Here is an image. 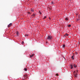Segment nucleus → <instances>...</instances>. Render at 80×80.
Instances as JSON below:
<instances>
[{
  "instance_id": "nucleus-1",
  "label": "nucleus",
  "mask_w": 80,
  "mask_h": 80,
  "mask_svg": "<svg viewBox=\"0 0 80 80\" xmlns=\"http://www.w3.org/2000/svg\"><path fill=\"white\" fill-rule=\"evenodd\" d=\"M47 39L48 40H51V39H52V36H48L47 38Z\"/></svg>"
},
{
  "instance_id": "nucleus-2",
  "label": "nucleus",
  "mask_w": 80,
  "mask_h": 80,
  "mask_svg": "<svg viewBox=\"0 0 80 80\" xmlns=\"http://www.w3.org/2000/svg\"><path fill=\"white\" fill-rule=\"evenodd\" d=\"M16 33L17 35V36H19V35H20V34H19V32H18V31H17L16 32Z\"/></svg>"
},
{
  "instance_id": "nucleus-3",
  "label": "nucleus",
  "mask_w": 80,
  "mask_h": 80,
  "mask_svg": "<svg viewBox=\"0 0 80 80\" xmlns=\"http://www.w3.org/2000/svg\"><path fill=\"white\" fill-rule=\"evenodd\" d=\"M74 58H75V56H74V55H72V56L71 57L72 60H74Z\"/></svg>"
},
{
  "instance_id": "nucleus-4",
  "label": "nucleus",
  "mask_w": 80,
  "mask_h": 80,
  "mask_svg": "<svg viewBox=\"0 0 80 80\" xmlns=\"http://www.w3.org/2000/svg\"><path fill=\"white\" fill-rule=\"evenodd\" d=\"M73 66L75 68H77V64H76L74 63L73 65Z\"/></svg>"
},
{
  "instance_id": "nucleus-5",
  "label": "nucleus",
  "mask_w": 80,
  "mask_h": 80,
  "mask_svg": "<svg viewBox=\"0 0 80 80\" xmlns=\"http://www.w3.org/2000/svg\"><path fill=\"white\" fill-rule=\"evenodd\" d=\"M70 68L71 69H73V65L72 64H71L70 65Z\"/></svg>"
},
{
  "instance_id": "nucleus-6",
  "label": "nucleus",
  "mask_w": 80,
  "mask_h": 80,
  "mask_svg": "<svg viewBox=\"0 0 80 80\" xmlns=\"http://www.w3.org/2000/svg\"><path fill=\"white\" fill-rule=\"evenodd\" d=\"M12 23H10L8 25V27H10L11 26H12Z\"/></svg>"
},
{
  "instance_id": "nucleus-7",
  "label": "nucleus",
  "mask_w": 80,
  "mask_h": 80,
  "mask_svg": "<svg viewBox=\"0 0 80 80\" xmlns=\"http://www.w3.org/2000/svg\"><path fill=\"white\" fill-rule=\"evenodd\" d=\"M64 37H68V34L66 33L65 35H64Z\"/></svg>"
},
{
  "instance_id": "nucleus-8",
  "label": "nucleus",
  "mask_w": 80,
  "mask_h": 80,
  "mask_svg": "<svg viewBox=\"0 0 80 80\" xmlns=\"http://www.w3.org/2000/svg\"><path fill=\"white\" fill-rule=\"evenodd\" d=\"M35 14H33L31 16V17H35Z\"/></svg>"
},
{
  "instance_id": "nucleus-9",
  "label": "nucleus",
  "mask_w": 80,
  "mask_h": 80,
  "mask_svg": "<svg viewBox=\"0 0 80 80\" xmlns=\"http://www.w3.org/2000/svg\"><path fill=\"white\" fill-rule=\"evenodd\" d=\"M33 56H34V54H32V55H30V57L31 58H32V57Z\"/></svg>"
},
{
  "instance_id": "nucleus-10",
  "label": "nucleus",
  "mask_w": 80,
  "mask_h": 80,
  "mask_svg": "<svg viewBox=\"0 0 80 80\" xmlns=\"http://www.w3.org/2000/svg\"><path fill=\"white\" fill-rule=\"evenodd\" d=\"M61 47H62L64 48V47H65V45H62L61 46Z\"/></svg>"
},
{
  "instance_id": "nucleus-11",
  "label": "nucleus",
  "mask_w": 80,
  "mask_h": 80,
  "mask_svg": "<svg viewBox=\"0 0 80 80\" xmlns=\"http://www.w3.org/2000/svg\"><path fill=\"white\" fill-rule=\"evenodd\" d=\"M65 20H66V21H68V19L67 18H66L65 19Z\"/></svg>"
},
{
  "instance_id": "nucleus-12",
  "label": "nucleus",
  "mask_w": 80,
  "mask_h": 80,
  "mask_svg": "<svg viewBox=\"0 0 80 80\" xmlns=\"http://www.w3.org/2000/svg\"><path fill=\"white\" fill-rule=\"evenodd\" d=\"M46 18H47V16L44 17L43 19L44 20V19H45Z\"/></svg>"
},
{
  "instance_id": "nucleus-13",
  "label": "nucleus",
  "mask_w": 80,
  "mask_h": 80,
  "mask_svg": "<svg viewBox=\"0 0 80 80\" xmlns=\"http://www.w3.org/2000/svg\"><path fill=\"white\" fill-rule=\"evenodd\" d=\"M25 36L26 37H28V34H26L25 35Z\"/></svg>"
},
{
  "instance_id": "nucleus-14",
  "label": "nucleus",
  "mask_w": 80,
  "mask_h": 80,
  "mask_svg": "<svg viewBox=\"0 0 80 80\" xmlns=\"http://www.w3.org/2000/svg\"><path fill=\"white\" fill-rule=\"evenodd\" d=\"M24 70H25V71H27V69L26 68H25Z\"/></svg>"
},
{
  "instance_id": "nucleus-15",
  "label": "nucleus",
  "mask_w": 80,
  "mask_h": 80,
  "mask_svg": "<svg viewBox=\"0 0 80 80\" xmlns=\"http://www.w3.org/2000/svg\"><path fill=\"white\" fill-rule=\"evenodd\" d=\"M24 77H27V76L26 74L24 75Z\"/></svg>"
},
{
  "instance_id": "nucleus-16",
  "label": "nucleus",
  "mask_w": 80,
  "mask_h": 80,
  "mask_svg": "<svg viewBox=\"0 0 80 80\" xmlns=\"http://www.w3.org/2000/svg\"><path fill=\"white\" fill-rule=\"evenodd\" d=\"M51 3L52 4H54V3L53 2V1H52L51 2Z\"/></svg>"
},
{
  "instance_id": "nucleus-17",
  "label": "nucleus",
  "mask_w": 80,
  "mask_h": 80,
  "mask_svg": "<svg viewBox=\"0 0 80 80\" xmlns=\"http://www.w3.org/2000/svg\"><path fill=\"white\" fill-rule=\"evenodd\" d=\"M68 27H71V25H68Z\"/></svg>"
},
{
  "instance_id": "nucleus-18",
  "label": "nucleus",
  "mask_w": 80,
  "mask_h": 80,
  "mask_svg": "<svg viewBox=\"0 0 80 80\" xmlns=\"http://www.w3.org/2000/svg\"><path fill=\"white\" fill-rule=\"evenodd\" d=\"M31 11L32 12H34V11L33 9H32Z\"/></svg>"
},
{
  "instance_id": "nucleus-19",
  "label": "nucleus",
  "mask_w": 80,
  "mask_h": 80,
  "mask_svg": "<svg viewBox=\"0 0 80 80\" xmlns=\"http://www.w3.org/2000/svg\"><path fill=\"white\" fill-rule=\"evenodd\" d=\"M39 13H40V15H42V13H41V12L40 11H39Z\"/></svg>"
},
{
  "instance_id": "nucleus-20",
  "label": "nucleus",
  "mask_w": 80,
  "mask_h": 80,
  "mask_svg": "<svg viewBox=\"0 0 80 80\" xmlns=\"http://www.w3.org/2000/svg\"><path fill=\"white\" fill-rule=\"evenodd\" d=\"M22 44H23L24 43V42L23 41H22Z\"/></svg>"
},
{
  "instance_id": "nucleus-21",
  "label": "nucleus",
  "mask_w": 80,
  "mask_h": 80,
  "mask_svg": "<svg viewBox=\"0 0 80 80\" xmlns=\"http://www.w3.org/2000/svg\"><path fill=\"white\" fill-rule=\"evenodd\" d=\"M75 54H76V55H77V54H78V53L77 52H76Z\"/></svg>"
},
{
  "instance_id": "nucleus-22",
  "label": "nucleus",
  "mask_w": 80,
  "mask_h": 80,
  "mask_svg": "<svg viewBox=\"0 0 80 80\" xmlns=\"http://www.w3.org/2000/svg\"><path fill=\"white\" fill-rule=\"evenodd\" d=\"M28 14H30V12H28Z\"/></svg>"
},
{
  "instance_id": "nucleus-23",
  "label": "nucleus",
  "mask_w": 80,
  "mask_h": 80,
  "mask_svg": "<svg viewBox=\"0 0 80 80\" xmlns=\"http://www.w3.org/2000/svg\"><path fill=\"white\" fill-rule=\"evenodd\" d=\"M56 75L57 76H58V74H56Z\"/></svg>"
},
{
  "instance_id": "nucleus-24",
  "label": "nucleus",
  "mask_w": 80,
  "mask_h": 80,
  "mask_svg": "<svg viewBox=\"0 0 80 80\" xmlns=\"http://www.w3.org/2000/svg\"><path fill=\"white\" fill-rule=\"evenodd\" d=\"M74 77H77V75H76V74L75 75H74Z\"/></svg>"
},
{
  "instance_id": "nucleus-25",
  "label": "nucleus",
  "mask_w": 80,
  "mask_h": 80,
  "mask_svg": "<svg viewBox=\"0 0 80 80\" xmlns=\"http://www.w3.org/2000/svg\"><path fill=\"white\" fill-rule=\"evenodd\" d=\"M74 53H72V55H74Z\"/></svg>"
},
{
  "instance_id": "nucleus-26",
  "label": "nucleus",
  "mask_w": 80,
  "mask_h": 80,
  "mask_svg": "<svg viewBox=\"0 0 80 80\" xmlns=\"http://www.w3.org/2000/svg\"><path fill=\"white\" fill-rule=\"evenodd\" d=\"M75 75L77 76V73H76Z\"/></svg>"
},
{
  "instance_id": "nucleus-27",
  "label": "nucleus",
  "mask_w": 80,
  "mask_h": 80,
  "mask_svg": "<svg viewBox=\"0 0 80 80\" xmlns=\"http://www.w3.org/2000/svg\"><path fill=\"white\" fill-rule=\"evenodd\" d=\"M69 38H71V36H69Z\"/></svg>"
},
{
  "instance_id": "nucleus-28",
  "label": "nucleus",
  "mask_w": 80,
  "mask_h": 80,
  "mask_svg": "<svg viewBox=\"0 0 80 80\" xmlns=\"http://www.w3.org/2000/svg\"><path fill=\"white\" fill-rule=\"evenodd\" d=\"M64 58V59H65V57H63Z\"/></svg>"
},
{
  "instance_id": "nucleus-29",
  "label": "nucleus",
  "mask_w": 80,
  "mask_h": 80,
  "mask_svg": "<svg viewBox=\"0 0 80 80\" xmlns=\"http://www.w3.org/2000/svg\"><path fill=\"white\" fill-rule=\"evenodd\" d=\"M77 72H78V70H77Z\"/></svg>"
},
{
  "instance_id": "nucleus-30",
  "label": "nucleus",
  "mask_w": 80,
  "mask_h": 80,
  "mask_svg": "<svg viewBox=\"0 0 80 80\" xmlns=\"http://www.w3.org/2000/svg\"><path fill=\"white\" fill-rule=\"evenodd\" d=\"M73 72H74V73H75V71H74Z\"/></svg>"
},
{
  "instance_id": "nucleus-31",
  "label": "nucleus",
  "mask_w": 80,
  "mask_h": 80,
  "mask_svg": "<svg viewBox=\"0 0 80 80\" xmlns=\"http://www.w3.org/2000/svg\"><path fill=\"white\" fill-rule=\"evenodd\" d=\"M78 20H79L78 19Z\"/></svg>"
}]
</instances>
